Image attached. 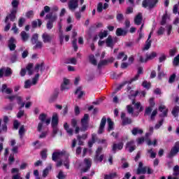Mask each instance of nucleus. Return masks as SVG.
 Listing matches in <instances>:
<instances>
[{
    "label": "nucleus",
    "mask_w": 179,
    "mask_h": 179,
    "mask_svg": "<svg viewBox=\"0 0 179 179\" xmlns=\"http://www.w3.org/2000/svg\"><path fill=\"white\" fill-rule=\"evenodd\" d=\"M62 157H65L66 160L64 161V166H65L66 169L69 170V154L65 150L62 151H57L52 153V159L53 162H57L59 160V159H62Z\"/></svg>",
    "instance_id": "obj_1"
},
{
    "label": "nucleus",
    "mask_w": 179,
    "mask_h": 179,
    "mask_svg": "<svg viewBox=\"0 0 179 179\" xmlns=\"http://www.w3.org/2000/svg\"><path fill=\"white\" fill-rule=\"evenodd\" d=\"M142 73H143V68L142 67H138V73L135 76L134 78H131V80H129V81H124L123 82L122 84H120L116 89V92H118V90H121V89H122V87H124V86H125V85H127V83H129V85H131V83H132V82H135V80H138V79H139V76L142 75Z\"/></svg>",
    "instance_id": "obj_2"
},
{
    "label": "nucleus",
    "mask_w": 179,
    "mask_h": 179,
    "mask_svg": "<svg viewBox=\"0 0 179 179\" xmlns=\"http://www.w3.org/2000/svg\"><path fill=\"white\" fill-rule=\"evenodd\" d=\"M31 43L34 45L33 50H41L43 48V42L38 41V34H34L32 36Z\"/></svg>",
    "instance_id": "obj_3"
},
{
    "label": "nucleus",
    "mask_w": 179,
    "mask_h": 179,
    "mask_svg": "<svg viewBox=\"0 0 179 179\" xmlns=\"http://www.w3.org/2000/svg\"><path fill=\"white\" fill-rule=\"evenodd\" d=\"M87 128H89V115L85 114L84 117L81 119V132H85V131H87Z\"/></svg>",
    "instance_id": "obj_4"
},
{
    "label": "nucleus",
    "mask_w": 179,
    "mask_h": 179,
    "mask_svg": "<svg viewBox=\"0 0 179 179\" xmlns=\"http://www.w3.org/2000/svg\"><path fill=\"white\" fill-rule=\"evenodd\" d=\"M46 19H50L46 24L47 29L51 30V29H52V27H54V22L57 20V16L54 15L52 17V13H49L46 15Z\"/></svg>",
    "instance_id": "obj_5"
},
{
    "label": "nucleus",
    "mask_w": 179,
    "mask_h": 179,
    "mask_svg": "<svg viewBox=\"0 0 179 179\" xmlns=\"http://www.w3.org/2000/svg\"><path fill=\"white\" fill-rule=\"evenodd\" d=\"M157 2H159V0H144L142 3V5L143 8H149V9H153V8H156Z\"/></svg>",
    "instance_id": "obj_6"
},
{
    "label": "nucleus",
    "mask_w": 179,
    "mask_h": 179,
    "mask_svg": "<svg viewBox=\"0 0 179 179\" xmlns=\"http://www.w3.org/2000/svg\"><path fill=\"white\" fill-rule=\"evenodd\" d=\"M101 152H103V148L99 147L97 150H96V155L94 158V162L96 163H101L103 162V159H104V154L101 155Z\"/></svg>",
    "instance_id": "obj_7"
},
{
    "label": "nucleus",
    "mask_w": 179,
    "mask_h": 179,
    "mask_svg": "<svg viewBox=\"0 0 179 179\" xmlns=\"http://www.w3.org/2000/svg\"><path fill=\"white\" fill-rule=\"evenodd\" d=\"M17 12V10L16 8H13L11 13L6 16L5 23H9V20H10V22H13L15 19H16Z\"/></svg>",
    "instance_id": "obj_8"
},
{
    "label": "nucleus",
    "mask_w": 179,
    "mask_h": 179,
    "mask_svg": "<svg viewBox=\"0 0 179 179\" xmlns=\"http://www.w3.org/2000/svg\"><path fill=\"white\" fill-rule=\"evenodd\" d=\"M69 9L70 10H75L79 8V0H69Z\"/></svg>",
    "instance_id": "obj_9"
},
{
    "label": "nucleus",
    "mask_w": 179,
    "mask_h": 179,
    "mask_svg": "<svg viewBox=\"0 0 179 179\" xmlns=\"http://www.w3.org/2000/svg\"><path fill=\"white\" fill-rule=\"evenodd\" d=\"M179 152V143L176 142L173 148L171 149V152L169 155V157L171 158L176 156Z\"/></svg>",
    "instance_id": "obj_10"
},
{
    "label": "nucleus",
    "mask_w": 179,
    "mask_h": 179,
    "mask_svg": "<svg viewBox=\"0 0 179 179\" xmlns=\"http://www.w3.org/2000/svg\"><path fill=\"white\" fill-rule=\"evenodd\" d=\"M121 120L122 125H128L129 124H132V120L125 117V113L124 112L121 113Z\"/></svg>",
    "instance_id": "obj_11"
},
{
    "label": "nucleus",
    "mask_w": 179,
    "mask_h": 179,
    "mask_svg": "<svg viewBox=\"0 0 179 179\" xmlns=\"http://www.w3.org/2000/svg\"><path fill=\"white\" fill-rule=\"evenodd\" d=\"M107 122V118H106V117H103L101 120V123L99 125V128L98 130V134H103V132H104V127H106V124Z\"/></svg>",
    "instance_id": "obj_12"
},
{
    "label": "nucleus",
    "mask_w": 179,
    "mask_h": 179,
    "mask_svg": "<svg viewBox=\"0 0 179 179\" xmlns=\"http://www.w3.org/2000/svg\"><path fill=\"white\" fill-rule=\"evenodd\" d=\"M39 120L42 123L45 122L46 125H50L51 122V118H47V115L44 113H42L39 115Z\"/></svg>",
    "instance_id": "obj_13"
},
{
    "label": "nucleus",
    "mask_w": 179,
    "mask_h": 179,
    "mask_svg": "<svg viewBox=\"0 0 179 179\" xmlns=\"http://www.w3.org/2000/svg\"><path fill=\"white\" fill-rule=\"evenodd\" d=\"M124 148V143L122 142L119 143H113L112 147V152L113 153H116L117 150H122V149Z\"/></svg>",
    "instance_id": "obj_14"
},
{
    "label": "nucleus",
    "mask_w": 179,
    "mask_h": 179,
    "mask_svg": "<svg viewBox=\"0 0 179 179\" xmlns=\"http://www.w3.org/2000/svg\"><path fill=\"white\" fill-rule=\"evenodd\" d=\"M84 164H85V168L83 169V171L86 173L92 167V159L85 158L84 159Z\"/></svg>",
    "instance_id": "obj_15"
},
{
    "label": "nucleus",
    "mask_w": 179,
    "mask_h": 179,
    "mask_svg": "<svg viewBox=\"0 0 179 179\" xmlns=\"http://www.w3.org/2000/svg\"><path fill=\"white\" fill-rule=\"evenodd\" d=\"M159 111L162 113L160 114V117H167V113L169 112V109L166 108L164 105H161L159 107Z\"/></svg>",
    "instance_id": "obj_16"
},
{
    "label": "nucleus",
    "mask_w": 179,
    "mask_h": 179,
    "mask_svg": "<svg viewBox=\"0 0 179 179\" xmlns=\"http://www.w3.org/2000/svg\"><path fill=\"white\" fill-rule=\"evenodd\" d=\"M135 142L134 141H129L127 143L126 148L128 149L130 153H132L136 149V146L134 145Z\"/></svg>",
    "instance_id": "obj_17"
},
{
    "label": "nucleus",
    "mask_w": 179,
    "mask_h": 179,
    "mask_svg": "<svg viewBox=\"0 0 179 179\" xmlns=\"http://www.w3.org/2000/svg\"><path fill=\"white\" fill-rule=\"evenodd\" d=\"M20 36L21 37V39L24 43H26L30 38V34L24 31H21L20 34Z\"/></svg>",
    "instance_id": "obj_18"
},
{
    "label": "nucleus",
    "mask_w": 179,
    "mask_h": 179,
    "mask_svg": "<svg viewBox=\"0 0 179 179\" xmlns=\"http://www.w3.org/2000/svg\"><path fill=\"white\" fill-rule=\"evenodd\" d=\"M142 13H139L137 15H136L134 18L135 24H136L137 26H140V24H142Z\"/></svg>",
    "instance_id": "obj_19"
},
{
    "label": "nucleus",
    "mask_w": 179,
    "mask_h": 179,
    "mask_svg": "<svg viewBox=\"0 0 179 179\" xmlns=\"http://www.w3.org/2000/svg\"><path fill=\"white\" fill-rule=\"evenodd\" d=\"M108 8V4L107 3V2L103 4V3L100 2L98 3L96 10L97 12L101 13V12H103V9H107Z\"/></svg>",
    "instance_id": "obj_20"
},
{
    "label": "nucleus",
    "mask_w": 179,
    "mask_h": 179,
    "mask_svg": "<svg viewBox=\"0 0 179 179\" xmlns=\"http://www.w3.org/2000/svg\"><path fill=\"white\" fill-rule=\"evenodd\" d=\"M8 48L10 51H15L16 48V45L15 44V38H10L8 41Z\"/></svg>",
    "instance_id": "obj_21"
},
{
    "label": "nucleus",
    "mask_w": 179,
    "mask_h": 179,
    "mask_svg": "<svg viewBox=\"0 0 179 179\" xmlns=\"http://www.w3.org/2000/svg\"><path fill=\"white\" fill-rule=\"evenodd\" d=\"M131 134L134 136L136 135H142L143 134V130H142V129H141L139 127H134L131 130Z\"/></svg>",
    "instance_id": "obj_22"
},
{
    "label": "nucleus",
    "mask_w": 179,
    "mask_h": 179,
    "mask_svg": "<svg viewBox=\"0 0 179 179\" xmlns=\"http://www.w3.org/2000/svg\"><path fill=\"white\" fill-rule=\"evenodd\" d=\"M106 43L108 47H110V48H114V41H113V37H111V36H109L106 38Z\"/></svg>",
    "instance_id": "obj_23"
},
{
    "label": "nucleus",
    "mask_w": 179,
    "mask_h": 179,
    "mask_svg": "<svg viewBox=\"0 0 179 179\" xmlns=\"http://www.w3.org/2000/svg\"><path fill=\"white\" fill-rule=\"evenodd\" d=\"M42 38H43V43H51V40H52V38L51 37V36H50V34L47 33H44L42 35Z\"/></svg>",
    "instance_id": "obj_24"
},
{
    "label": "nucleus",
    "mask_w": 179,
    "mask_h": 179,
    "mask_svg": "<svg viewBox=\"0 0 179 179\" xmlns=\"http://www.w3.org/2000/svg\"><path fill=\"white\" fill-rule=\"evenodd\" d=\"M58 125V114L54 113L52 117V127H57Z\"/></svg>",
    "instance_id": "obj_25"
},
{
    "label": "nucleus",
    "mask_w": 179,
    "mask_h": 179,
    "mask_svg": "<svg viewBox=\"0 0 179 179\" xmlns=\"http://www.w3.org/2000/svg\"><path fill=\"white\" fill-rule=\"evenodd\" d=\"M71 125L73 128H76L75 132L76 134H79V131H80V128L78 127V121L75 119H73L71 120Z\"/></svg>",
    "instance_id": "obj_26"
},
{
    "label": "nucleus",
    "mask_w": 179,
    "mask_h": 179,
    "mask_svg": "<svg viewBox=\"0 0 179 179\" xmlns=\"http://www.w3.org/2000/svg\"><path fill=\"white\" fill-rule=\"evenodd\" d=\"M96 142H97V135L94 134L92 135V140L88 142L89 148H92Z\"/></svg>",
    "instance_id": "obj_27"
},
{
    "label": "nucleus",
    "mask_w": 179,
    "mask_h": 179,
    "mask_svg": "<svg viewBox=\"0 0 179 179\" xmlns=\"http://www.w3.org/2000/svg\"><path fill=\"white\" fill-rule=\"evenodd\" d=\"M64 128L66 131L67 134L70 135V136H72L73 135V130L69 128V125H68V123H64Z\"/></svg>",
    "instance_id": "obj_28"
},
{
    "label": "nucleus",
    "mask_w": 179,
    "mask_h": 179,
    "mask_svg": "<svg viewBox=\"0 0 179 179\" xmlns=\"http://www.w3.org/2000/svg\"><path fill=\"white\" fill-rule=\"evenodd\" d=\"M127 34V31L124 29H122V28H117L116 30V36L118 37L121 36H125Z\"/></svg>",
    "instance_id": "obj_29"
},
{
    "label": "nucleus",
    "mask_w": 179,
    "mask_h": 179,
    "mask_svg": "<svg viewBox=\"0 0 179 179\" xmlns=\"http://www.w3.org/2000/svg\"><path fill=\"white\" fill-rule=\"evenodd\" d=\"M167 19H170V15L167 14V11H165V15L162 16V20L161 21L162 26H164V24H166V22H167Z\"/></svg>",
    "instance_id": "obj_30"
},
{
    "label": "nucleus",
    "mask_w": 179,
    "mask_h": 179,
    "mask_svg": "<svg viewBox=\"0 0 179 179\" xmlns=\"http://www.w3.org/2000/svg\"><path fill=\"white\" fill-rule=\"evenodd\" d=\"M25 132H26V129H24V125H22L20 127V129L18 131L20 139H23V136H24Z\"/></svg>",
    "instance_id": "obj_31"
},
{
    "label": "nucleus",
    "mask_w": 179,
    "mask_h": 179,
    "mask_svg": "<svg viewBox=\"0 0 179 179\" xmlns=\"http://www.w3.org/2000/svg\"><path fill=\"white\" fill-rule=\"evenodd\" d=\"M107 122H108V131H113L114 129V122L111 120V119L108 118L107 119Z\"/></svg>",
    "instance_id": "obj_32"
},
{
    "label": "nucleus",
    "mask_w": 179,
    "mask_h": 179,
    "mask_svg": "<svg viewBox=\"0 0 179 179\" xmlns=\"http://www.w3.org/2000/svg\"><path fill=\"white\" fill-rule=\"evenodd\" d=\"M117 59H122V61H127V59H128V56L125 55V53H124V52H121L117 55Z\"/></svg>",
    "instance_id": "obj_33"
},
{
    "label": "nucleus",
    "mask_w": 179,
    "mask_h": 179,
    "mask_svg": "<svg viewBox=\"0 0 179 179\" xmlns=\"http://www.w3.org/2000/svg\"><path fill=\"white\" fill-rule=\"evenodd\" d=\"M150 47H152V41L147 40L145 41V44L144 45V48H143V50L146 51V50H149V48H150Z\"/></svg>",
    "instance_id": "obj_34"
},
{
    "label": "nucleus",
    "mask_w": 179,
    "mask_h": 179,
    "mask_svg": "<svg viewBox=\"0 0 179 179\" xmlns=\"http://www.w3.org/2000/svg\"><path fill=\"white\" fill-rule=\"evenodd\" d=\"M89 59H90V62L92 65H94V66H96L97 65V60H96V58L94 57V56L93 55H89Z\"/></svg>",
    "instance_id": "obj_35"
},
{
    "label": "nucleus",
    "mask_w": 179,
    "mask_h": 179,
    "mask_svg": "<svg viewBox=\"0 0 179 179\" xmlns=\"http://www.w3.org/2000/svg\"><path fill=\"white\" fill-rule=\"evenodd\" d=\"M132 104L135 106L137 110H139V113L143 110V106L141 105V102L135 103V101H132Z\"/></svg>",
    "instance_id": "obj_36"
},
{
    "label": "nucleus",
    "mask_w": 179,
    "mask_h": 179,
    "mask_svg": "<svg viewBox=\"0 0 179 179\" xmlns=\"http://www.w3.org/2000/svg\"><path fill=\"white\" fill-rule=\"evenodd\" d=\"M43 66H44L43 63L37 64L34 68L35 72H38L40 71V69L41 71H44V69H43Z\"/></svg>",
    "instance_id": "obj_37"
},
{
    "label": "nucleus",
    "mask_w": 179,
    "mask_h": 179,
    "mask_svg": "<svg viewBox=\"0 0 179 179\" xmlns=\"http://www.w3.org/2000/svg\"><path fill=\"white\" fill-rule=\"evenodd\" d=\"M146 171H148V166H145L143 168H138L137 169V174H145Z\"/></svg>",
    "instance_id": "obj_38"
},
{
    "label": "nucleus",
    "mask_w": 179,
    "mask_h": 179,
    "mask_svg": "<svg viewBox=\"0 0 179 179\" xmlns=\"http://www.w3.org/2000/svg\"><path fill=\"white\" fill-rule=\"evenodd\" d=\"M51 10V8H50V6H45L44 7V10H42L41 14H40V16L41 17H43V16H44L45 15V13H48V12H50V10Z\"/></svg>",
    "instance_id": "obj_39"
},
{
    "label": "nucleus",
    "mask_w": 179,
    "mask_h": 179,
    "mask_svg": "<svg viewBox=\"0 0 179 179\" xmlns=\"http://www.w3.org/2000/svg\"><path fill=\"white\" fill-rule=\"evenodd\" d=\"M37 24L39 27L41 26V24H43V22L41 21V20L38 19L37 20L32 22V27H37Z\"/></svg>",
    "instance_id": "obj_40"
},
{
    "label": "nucleus",
    "mask_w": 179,
    "mask_h": 179,
    "mask_svg": "<svg viewBox=\"0 0 179 179\" xmlns=\"http://www.w3.org/2000/svg\"><path fill=\"white\" fill-rule=\"evenodd\" d=\"M156 57H157V53L156 52H152L150 55H147V59L148 61L154 59Z\"/></svg>",
    "instance_id": "obj_41"
},
{
    "label": "nucleus",
    "mask_w": 179,
    "mask_h": 179,
    "mask_svg": "<svg viewBox=\"0 0 179 179\" xmlns=\"http://www.w3.org/2000/svg\"><path fill=\"white\" fill-rule=\"evenodd\" d=\"M117 177V173H112L108 175H105L104 179H114Z\"/></svg>",
    "instance_id": "obj_42"
},
{
    "label": "nucleus",
    "mask_w": 179,
    "mask_h": 179,
    "mask_svg": "<svg viewBox=\"0 0 179 179\" xmlns=\"http://www.w3.org/2000/svg\"><path fill=\"white\" fill-rule=\"evenodd\" d=\"M26 69L28 72V75H33V71H31V69H33V64H28L26 67Z\"/></svg>",
    "instance_id": "obj_43"
},
{
    "label": "nucleus",
    "mask_w": 179,
    "mask_h": 179,
    "mask_svg": "<svg viewBox=\"0 0 179 179\" xmlns=\"http://www.w3.org/2000/svg\"><path fill=\"white\" fill-rule=\"evenodd\" d=\"M76 94H78V99H81V97L85 94V92L80 90V88H78L76 91Z\"/></svg>",
    "instance_id": "obj_44"
},
{
    "label": "nucleus",
    "mask_w": 179,
    "mask_h": 179,
    "mask_svg": "<svg viewBox=\"0 0 179 179\" xmlns=\"http://www.w3.org/2000/svg\"><path fill=\"white\" fill-rule=\"evenodd\" d=\"M138 62H141L142 64H143L145 62H148V57H146V58H144L143 56L138 55Z\"/></svg>",
    "instance_id": "obj_45"
},
{
    "label": "nucleus",
    "mask_w": 179,
    "mask_h": 179,
    "mask_svg": "<svg viewBox=\"0 0 179 179\" xmlns=\"http://www.w3.org/2000/svg\"><path fill=\"white\" fill-rule=\"evenodd\" d=\"M31 85H33L31 81H30V80H27L24 83V89H30V87H31Z\"/></svg>",
    "instance_id": "obj_46"
},
{
    "label": "nucleus",
    "mask_w": 179,
    "mask_h": 179,
    "mask_svg": "<svg viewBox=\"0 0 179 179\" xmlns=\"http://www.w3.org/2000/svg\"><path fill=\"white\" fill-rule=\"evenodd\" d=\"M145 141L147 142V145H148V146H150L152 145L156 146L157 145V139H154L153 142H152L150 140H145Z\"/></svg>",
    "instance_id": "obj_47"
},
{
    "label": "nucleus",
    "mask_w": 179,
    "mask_h": 179,
    "mask_svg": "<svg viewBox=\"0 0 179 179\" xmlns=\"http://www.w3.org/2000/svg\"><path fill=\"white\" fill-rule=\"evenodd\" d=\"M76 62H77L76 58L72 57L67 59L66 64H72L73 65H76Z\"/></svg>",
    "instance_id": "obj_48"
},
{
    "label": "nucleus",
    "mask_w": 179,
    "mask_h": 179,
    "mask_svg": "<svg viewBox=\"0 0 179 179\" xmlns=\"http://www.w3.org/2000/svg\"><path fill=\"white\" fill-rule=\"evenodd\" d=\"M148 155H150V157L151 159H155L156 157V152H153L152 149L148 150Z\"/></svg>",
    "instance_id": "obj_49"
},
{
    "label": "nucleus",
    "mask_w": 179,
    "mask_h": 179,
    "mask_svg": "<svg viewBox=\"0 0 179 179\" xmlns=\"http://www.w3.org/2000/svg\"><path fill=\"white\" fill-rule=\"evenodd\" d=\"M107 36H108V31H103L99 34V37L101 38V40L104 38V37H107Z\"/></svg>",
    "instance_id": "obj_50"
},
{
    "label": "nucleus",
    "mask_w": 179,
    "mask_h": 179,
    "mask_svg": "<svg viewBox=\"0 0 179 179\" xmlns=\"http://www.w3.org/2000/svg\"><path fill=\"white\" fill-rule=\"evenodd\" d=\"M69 80L66 79V78H64L63 80V83L61 85L62 89H65V85H67V86H69Z\"/></svg>",
    "instance_id": "obj_51"
},
{
    "label": "nucleus",
    "mask_w": 179,
    "mask_h": 179,
    "mask_svg": "<svg viewBox=\"0 0 179 179\" xmlns=\"http://www.w3.org/2000/svg\"><path fill=\"white\" fill-rule=\"evenodd\" d=\"M11 5L13 9L17 10V6H19V0H13Z\"/></svg>",
    "instance_id": "obj_52"
},
{
    "label": "nucleus",
    "mask_w": 179,
    "mask_h": 179,
    "mask_svg": "<svg viewBox=\"0 0 179 179\" xmlns=\"http://www.w3.org/2000/svg\"><path fill=\"white\" fill-rule=\"evenodd\" d=\"M178 113H179V107L176 106L175 108H173L172 110L173 115H174V117H177L178 115Z\"/></svg>",
    "instance_id": "obj_53"
},
{
    "label": "nucleus",
    "mask_w": 179,
    "mask_h": 179,
    "mask_svg": "<svg viewBox=\"0 0 179 179\" xmlns=\"http://www.w3.org/2000/svg\"><path fill=\"white\" fill-rule=\"evenodd\" d=\"M107 64H108V60H102V61H101L98 64L99 69H100V68H101V66H104L105 65H107Z\"/></svg>",
    "instance_id": "obj_54"
},
{
    "label": "nucleus",
    "mask_w": 179,
    "mask_h": 179,
    "mask_svg": "<svg viewBox=\"0 0 179 179\" xmlns=\"http://www.w3.org/2000/svg\"><path fill=\"white\" fill-rule=\"evenodd\" d=\"M38 78H40V74L37 73L35 77L32 79V85H37V82H38Z\"/></svg>",
    "instance_id": "obj_55"
},
{
    "label": "nucleus",
    "mask_w": 179,
    "mask_h": 179,
    "mask_svg": "<svg viewBox=\"0 0 179 179\" xmlns=\"http://www.w3.org/2000/svg\"><path fill=\"white\" fill-rule=\"evenodd\" d=\"M157 115V109L154 110L150 115V120L155 121V117Z\"/></svg>",
    "instance_id": "obj_56"
},
{
    "label": "nucleus",
    "mask_w": 179,
    "mask_h": 179,
    "mask_svg": "<svg viewBox=\"0 0 179 179\" xmlns=\"http://www.w3.org/2000/svg\"><path fill=\"white\" fill-rule=\"evenodd\" d=\"M152 108L150 106H148L145 108V115H150V114L152 113Z\"/></svg>",
    "instance_id": "obj_57"
},
{
    "label": "nucleus",
    "mask_w": 179,
    "mask_h": 179,
    "mask_svg": "<svg viewBox=\"0 0 179 179\" xmlns=\"http://www.w3.org/2000/svg\"><path fill=\"white\" fill-rule=\"evenodd\" d=\"M41 158L43 159V160H45L47 159V150H43L41 152Z\"/></svg>",
    "instance_id": "obj_58"
},
{
    "label": "nucleus",
    "mask_w": 179,
    "mask_h": 179,
    "mask_svg": "<svg viewBox=\"0 0 179 179\" xmlns=\"http://www.w3.org/2000/svg\"><path fill=\"white\" fill-rule=\"evenodd\" d=\"M50 170H51V167H48L46 168L43 171V177L45 178L47 176H48V173H50Z\"/></svg>",
    "instance_id": "obj_59"
},
{
    "label": "nucleus",
    "mask_w": 179,
    "mask_h": 179,
    "mask_svg": "<svg viewBox=\"0 0 179 179\" xmlns=\"http://www.w3.org/2000/svg\"><path fill=\"white\" fill-rule=\"evenodd\" d=\"M116 19L117 22H122V20H124V15H122V13H117Z\"/></svg>",
    "instance_id": "obj_60"
},
{
    "label": "nucleus",
    "mask_w": 179,
    "mask_h": 179,
    "mask_svg": "<svg viewBox=\"0 0 179 179\" xmlns=\"http://www.w3.org/2000/svg\"><path fill=\"white\" fill-rule=\"evenodd\" d=\"M166 59H167V56H166V55L164 54L161 55V56L159 58V62H164Z\"/></svg>",
    "instance_id": "obj_61"
},
{
    "label": "nucleus",
    "mask_w": 179,
    "mask_h": 179,
    "mask_svg": "<svg viewBox=\"0 0 179 179\" xmlns=\"http://www.w3.org/2000/svg\"><path fill=\"white\" fill-rule=\"evenodd\" d=\"M65 177H66V176L65 174H64V172H62V171H60L59 172L58 176H57V178H59V179H64Z\"/></svg>",
    "instance_id": "obj_62"
},
{
    "label": "nucleus",
    "mask_w": 179,
    "mask_h": 179,
    "mask_svg": "<svg viewBox=\"0 0 179 179\" xmlns=\"http://www.w3.org/2000/svg\"><path fill=\"white\" fill-rule=\"evenodd\" d=\"M179 174V166H176L173 168V176H178Z\"/></svg>",
    "instance_id": "obj_63"
},
{
    "label": "nucleus",
    "mask_w": 179,
    "mask_h": 179,
    "mask_svg": "<svg viewBox=\"0 0 179 179\" xmlns=\"http://www.w3.org/2000/svg\"><path fill=\"white\" fill-rule=\"evenodd\" d=\"M179 64V55L176 56L173 59V65H178Z\"/></svg>",
    "instance_id": "obj_64"
}]
</instances>
